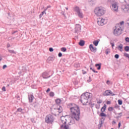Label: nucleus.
I'll return each instance as SVG.
<instances>
[{"instance_id":"nucleus-7","label":"nucleus","mask_w":129,"mask_h":129,"mask_svg":"<svg viewBox=\"0 0 129 129\" xmlns=\"http://www.w3.org/2000/svg\"><path fill=\"white\" fill-rule=\"evenodd\" d=\"M81 31V26L79 24H76L75 28V33L78 34Z\"/></svg>"},{"instance_id":"nucleus-57","label":"nucleus","mask_w":129,"mask_h":129,"mask_svg":"<svg viewBox=\"0 0 129 129\" xmlns=\"http://www.w3.org/2000/svg\"><path fill=\"white\" fill-rule=\"evenodd\" d=\"M124 24V21H121L120 22V25H121V26H122V25H123Z\"/></svg>"},{"instance_id":"nucleus-9","label":"nucleus","mask_w":129,"mask_h":129,"mask_svg":"<svg viewBox=\"0 0 129 129\" xmlns=\"http://www.w3.org/2000/svg\"><path fill=\"white\" fill-rule=\"evenodd\" d=\"M89 49L91 52L93 53H95L97 51V48L96 47H93V44H90L89 45Z\"/></svg>"},{"instance_id":"nucleus-62","label":"nucleus","mask_w":129,"mask_h":129,"mask_svg":"<svg viewBox=\"0 0 129 129\" xmlns=\"http://www.w3.org/2000/svg\"><path fill=\"white\" fill-rule=\"evenodd\" d=\"M91 64L90 65V66H91V67H92V66H93V62H92V60H91Z\"/></svg>"},{"instance_id":"nucleus-8","label":"nucleus","mask_w":129,"mask_h":129,"mask_svg":"<svg viewBox=\"0 0 129 129\" xmlns=\"http://www.w3.org/2000/svg\"><path fill=\"white\" fill-rule=\"evenodd\" d=\"M111 7L112 9L115 12L117 11V10H118V7L117 6V4L116 2H113V3L111 4Z\"/></svg>"},{"instance_id":"nucleus-1","label":"nucleus","mask_w":129,"mask_h":129,"mask_svg":"<svg viewBox=\"0 0 129 129\" xmlns=\"http://www.w3.org/2000/svg\"><path fill=\"white\" fill-rule=\"evenodd\" d=\"M71 112L72 113V117L77 120L79 121L80 119V108L78 105L74 108H70Z\"/></svg>"},{"instance_id":"nucleus-21","label":"nucleus","mask_w":129,"mask_h":129,"mask_svg":"<svg viewBox=\"0 0 129 129\" xmlns=\"http://www.w3.org/2000/svg\"><path fill=\"white\" fill-rule=\"evenodd\" d=\"M55 103H56L57 106H59L60 105V103H61V99H57L55 100Z\"/></svg>"},{"instance_id":"nucleus-47","label":"nucleus","mask_w":129,"mask_h":129,"mask_svg":"<svg viewBox=\"0 0 129 129\" xmlns=\"http://www.w3.org/2000/svg\"><path fill=\"white\" fill-rule=\"evenodd\" d=\"M97 103H98V104H99L100 103H102V100H99L97 102Z\"/></svg>"},{"instance_id":"nucleus-15","label":"nucleus","mask_w":129,"mask_h":129,"mask_svg":"<svg viewBox=\"0 0 129 129\" xmlns=\"http://www.w3.org/2000/svg\"><path fill=\"white\" fill-rule=\"evenodd\" d=\"M68 107L70 108H74L76 106H77V105L75 104V103H70L68 105Z\"/></svg>"},{"instance_id":"nucleus-59","label":"nucleus","mask_w":129,"mask_h":129,"mask_svg":"<svg viewBox=\"0 0 129 129\" xmlns=\"http://www.w3.org/2000/svg\"><path fill=\"white\" fill-rule=\"evenodd\" d=\"M115 108H118V107H119V106L117 105V104H116L114 106Z\"/></svg>"},{"instance_id":"nucleus-56","label":"nucleus","mask_w":129,"mask_h":129,"mask_svg":"<svg viewBox=\"0 0 129 129\" xmlns=\"http://www.w3.org/2000/svg\"><path fill=\"white\" fill-rule=\"evenodd\" d=\"M31 120L32 122H34V123L36 122V121H35V119H34L33 118H31Z\"/></svg>"},{"instance_id":"nucleus-40","label":"nucleus","mask_w":129,"mask_h":129,"mask_svg":"<svg viewBox=\"0 0 129 129\" xmlns=\"http://www.w3.org/2000/svg\"><path fill=\"white\" fill-rule=\"evenodd\" d=\"M112 110H113V107H109L108 108V111H112Z\"/></svg>"},{"instance_id":"nucleus-20","label":"nucleus","mask_w":129,"mask_h":129,"mask_svg":"<svg viewBox=\"0 0 129 129\" xmlns=\"http://www.w3.org/2000/svg\"><path fill=\"white\" fill-rule=\"evenodd\" d=\"M32 105L33 107H34L35 108H37V107L39 106V103H38V102H35L33 103Z\"/></svg>"},{"instance_id":"nucleus-55","label":"nucleus","mask_w":129,"mask_h":129,"mask_svg":"<svg viewBox=\"0 0 129 129\" xmlns=\"http://www.w3.org/2000/svg\"><path fill=\"white\" fill-rule=\"evenodd\" d=\"M7 64H4L3 67V69H5V68H7Z\"/></svg>"},{"instance_id":"nucleus-42","label":"nucleus","mask_w":129,"mask_h":129,"mask_svg":"<svg viewBox=\"0 0 129 129\" xmlns=\"http://www.w3.org/2000/svg\"><path fill=\"white\" fill-rule=\"evenodd\" d=\"M120 3L123 4V3H126V0H119Z\"/></svg>"},{"instance_id":"nucleus-24","label":"nucleus","mask_w":129,"mask_h":129,"mask_svg":"<svg viewBox=\"0 0 129 129\" xmlns=\"http://www.w3.org/2000/svg\"><path fill=\"white\" fill-rule=\"evenodd\" d=\"M99 43V41L98 40H95L93 42V44L96 47L98 46V44Z\"/></svg>"},{"instance_id":"nucleus-5","label":"nucleus","mask_w":129,"mask_h":129,"mask_svg":"<svg viewBox=\"0 0 129 129\" xmlns=\"http://www.w3.org/2000/svg\"><path fill=\"white\" fill-rule=\"evenodd\" d=\"M121 9L122 11L125 14H128L129 13V4H126L124 5H122L121 6Z\"/></svg>"},{"instance_id":"nucleus-17","label":"nucleus","mask_w":129,"mask_h":129,"mask_svg":"<svg viewBox=\"0 0 129 129\" xmlns=\"http://www.w3.org/2000/svg\"><path fill=\"white\" fill-rule=\"evenodd\" d=\"M123 48V45L122 44H120L117 47V49L119 51H120V52H122V49Z\"/></svg>"},{"instance_id":"nucleus-39","label":"nucleus","mask_w":129,"mask_h":129,"mask_svg":"<svg viewBox=\"0 0 129 129\" xmlns=\"http://www.w3.org/2000/svg\"><path fill=\"white\" fill-rule=\"evenodd\" d=\"M114 58H115V59H118V58H119V55L118 54H115Z\"/></svg>"},{"instance_id":"nucleus-44","label":"nucleus","mask_w":129,"mask_h":129,"mask_svg":"<svg viewBox=\"0 0 129 129\" xmlns=\"http://www.w3.org/2000/svg\"><path fill=\"white\" fill-rule=\"evenodd\" d=\"M110 95H111V96H115V94L111 91V92H110Z\"/></svg>"},{"instance_id":"nucleus-26","label":"nucleus","mask_w":129,"mask_h":129,"mask_svg":"<svg viewBox=\"0 0 129 129\" xmlns=\"http://www.w3.org/2000/svg\"><path fill=\"white\" fill-rule=\"evenodd\" d=\"M78 16L81 19H82L83 18V14H82V13H81L80 11L79 12H78Z\"/></svg>"},{"instance_id":"nucleus-19","label":"nucleus","mask_w":129,"mask_h":129,"mask_svg":"<svg viewBox=\"0 0 129 129\" xmlns=\"http://www.w3.org/2000/svg\"><path fill=\"white\" fill-rule=\"evenodd\" d=\"M102 119H103V120H101L100 121V123L98 124V128L100 129L101 128V126H102V124H103V121H104V118L103 117L102 118Z\"/></svg>"},{"instance_id":"nucleus-28","label":"nucleus","mask_w":129,"mask_h":129,"mask_svg":"<svg viewBox=\"0 0 129 129\" xmlns=\"http://www.w3.org/2000/svg\"><path fill=\"white\" fill-rule=\"evenodd\" d=\"M90 70H92L93 72H94V73H98V71H96L95 70H94V69L92 68V67H91V66H90Z\"/></svg>"},{"instance_id":"nucleus-11","label":"nucleus","mask_w":129,"mask_h":129,"mask_svg":"<svg viewBox=\"0 0 129 129\" xmlns=\"http://www.w3.org/2000/svg\"><path fill=\"white\" fill-rule=\"evenodd\" d=\"M54 110H56L58 113H61V112L63 111V108L60 105H58V106L56 108H54Z\"/></svg>"},{"instance_id":"nucleus-32","label":"nucleus","mask_w":129,"mask_h":129,"mask_svg":"<svg viewBox=\"0 0 129 129\" xmlns=\"http://www.w3.org/2000/svg\"><path fill=\"white\" fill-rule=\"evenodd\" d=\"M95 104H94V103H92V102H90L89 103V105H90V107L92 108L94 106Z\"/></svg>"},{"instance_id":"nucleus-38","label":"nucleus","mask_w":129,"mask_h":129,"mask_svg":"<svg viewBox=\"0 0 129 129\" xmlns=\"http://www.w3.org/2000/svg\"><path fill=\"white\" fill-rule=\"evenodd\" d=\"M124 56L125 57H126V58H128V60H129V54L127 53H124Z\"/></svg>"},{"instance_id":"nucleus-45","label":"nucleus","mask_w":129,"mask_h":129,"mask_svg":"<svg viewBox=\"0 0 129 129\" xmlns=\"http://www.w3.org/2000/svg\"><path fill=\"white\" fill-rule=\"evenodd\" d=\"M121 125V122H119L118 124V128H120Z\"/></svg>"},{"instance_id":"nucleus-50","label":"nucleus","mask_w":129,"mask_h":129,"mask_svg":"<svg viewBox=\"0 0 129 129\" xmlns=\"http://www.w3.org/2000/svg\"><path fill=\"white\" fill-rule=\"evenodd\" d=\"M16 98H17V99L18 100H20V96H16Z\"/></svg>"},{"instance_id":"nucleus-36","label":"nucleus","mask_w":129,"mask_h":129,"mask_svg":"<svg viewBox=\"0 0 129 129\" xmlns=\"http://www.w3.org/2000/svg\"><path fill=\"white\" fill-rule=\"evenodd\" d=\"M118 103L119 105H121L122 104V100H118Z\"/></svg>"},{"instance_id":"nucleus-14","label":"nucleus","mask_w":129,"mask_h":129,"mask_svg":"<svg viewBox=\"0 0 129 129\" xmlns=\"http://www.w3.org/2000/svg\"><path fill=\"white\" fill-rule=\"evenodd\" d=\"M110 92H111L110 90H107L103 93V95L104 96H108L110 95Z\"/></svg>"},{"instance_id":"nucleus-10","label":"nucleus","mask_w":129,"mask_h":129,"mask_svg":"<svg viewBox=\"0 0 129 129\" xmlns=\"http://www.w3.org/2000/svg\"><path fill=\"white\" fill-rule=\"evenodd\" d=\"M52 75L49 76V74L48 72H44L42 74V77L44 78V79H47L48 78H50Z\"/></svg>"},{"instance_id":"nucleus-58","label":"nucleus","mask_w":129,"mask_h":129,"mask_svg":"<svg viewBox=\"0 0 129 129\" xmlns=\"http://www.w3.org/2000/svg\"><path fill=\"white\" fill-rule=\"evenodd\" d=\"M110 103H111V102H110V101H107L106 102L107 104H110Z\"/></svg>"},{"instance_id":"nucleus-49","label":"nucleus","mask_w":129,"mask_h":129,"mask_svg":"<svg viewBox=\"0 0 129 129\" xmlns=\"http://www.w3.org/2000/svg\"><path fill=\"white\" fill-rule=\"evenodd\" d=\"M2 90H3V91H7V90H6V87L4 86L2 88Z\"/></svg>"},{"instance_id":"nucleus-31","label":"nucleus","mask_w":129,"mask_h":129,"mask_svg":"<svg viewBox=\"0 0 129 129\" xmlns=\"http://www.w3.org/2000/svg\"><path fill=\"white\" fill-rule=\"evenodd\" d=\"M60 50L62 52H66L67 48H66V47H62L60 48Z\"/></svg>"},{"instance_id":"nucleus-35","label":"nucleus","mask_w":129,"mask_h":129,"mask_svg":"<svg viewBox=\"0 0 129 129\" xmlns=\"http://www.w3.org/2000/svg\"><path fill=\"white\" fill-rule=\"evenodd\" d=\"M23 111V109L22 108H19L17 109L16 112H22Z\"/></svg>"},{"instance_id":"nucleus-51","label":"nucleus","mask_w":129,"mask_h":129,"mask_svg":"<svg viewBox=\"0 0 129 129\" xmlns=\"http://www.w3.org/2000/svg\"><path fill=\"white\" fill-rule=\"evenodd\" d=\"M110 44L111 45L112 48L114 47V42H110Z\"/></svg>"},{"instance_id":"nucleus-63","label":"nucleus","mask_w":129,"mask_h":129,"mask_svg":"<svg viewBox=\"0 0 129 129\" xmlns=\"http://www.w3.org/2000/svg\"><path fill=\"white\" fill-rule=\"evenodd\" d=\"M112 124H114V123H116V122H115V121L113 120V121H112Z\"/></svg>"},{"instance_id":"nucleus-60","label":"nucleus","mask_w":129,"mask_h":129,"mask_svg":"<svg viewBox=\"0 0 129 129\" xmlns=\"http://www.w3.org/2000/svg\"><path fill=\"white\" fill-rule=\"evenodd\" d=\"M7 47V48H10V47H11V44H10V43H8Z\"/></svg>"},{"instance_id":"nucleus-64","label":"nucleus","mask_w":129,"mask_h":129,"mask_svg":"<svg viewBox=\"0 0 129 129\" xmlns=\"http://www.w3.org/2000/svg\"><path fill=\"white\" fill-rule=\"evenodd\" d=\"M16 33H18V31H14L12 34H16Z\"/></svg>"},{"instance_id":"nucleus-61","label":"nucleus","mask_w":129,"mask_h":129,"mask_svg":"<svg viewBox=\"0 0 129 129\" xmlns=\"http://www.w3.org/2000/svg\"><path fill=\"white\" fill-rule=\"evenodd\" d=\"M83 74H86V72L84 71L83 70H82Z\"/></svg>"},{"instance_id":"nucleus-29","label":"nucleus","mask_w":129,"mask_h":129,"mask_svg":"<svg viewBox=\"0 0 129 129\" xmlns=\"http://www.w3.org/2000/svg\"><path fill=\"white\" fill-rule=\"evenodd\" d=\"M110 53V49L109 48H107L105 50V54L106 55H108Z\"/></svg>"},{"instance_id":"nucleus-48","label":"nucleus","mask_w":129,"mask_h":129,"mask_svg":"<svg viewBox=\"0 0 129 129\" xmlns=\"http://www.w3.org/2000/svg\"><path fill=\"white\" fill-rule=\"evenodd\" d=\"M108 2L110 3V4H112L114 3V1H113V0H108Z\"/></svg>"},{"instance_id":"nucleus-25","label":"nucleus","mask_w":129,"mask_h":129,"mask_svg":"<svg viewBox=\"0 0 129 129\" xmlns=\"http://www.w3.org/2000/svg\"><path fill=\"white\" fill-rule=\"evenodd\" d=\"M100 116H101L102 117H106V115L105 113H104V112L101 111V112L100 114Z\"/></svg>"},{"instance_id":"nucleus-30","label":"nucleus","mask_w":129,"mask_h":129,"mask_svg":"<svg viewBox=\"0 0 129 129\" xmlns=\"http://www.w3.org/2000/svg\"><path fill=\"white\" fill-rule=\"evenodd\" d=\"M124 50L125 51V52H128L129 51V46H126L124 48Z\"/></svg>"},{"instance_id":"nucleus-3","label":"nucleus","mask_w":129,"mask_h":129,"mask_svg":"<svg viewBox=\"0 0 129 129\" xmlns=\"http://www.w3.org/2000/svg\"><path fill=\"white\" fill-rule=\"evenodd\" d=\"M94 13L97 17H102L105 14V10L101 7H98L95 9Z\"/></svg>"},{"instance_id":"nucleus-52","label":"nucleus","mask_w":129,"mask_h":129,"mask_svg":"<svg viewBox=\"0 0 129 129\" xmlns=\"http://www.w3.org/2000/svg\"><path fill=\"white\" fill-rule=\"evenodd\" d=\"M70 123H75V121H74V120L73 119H71V121H70Z\"/></svg>"},{"instance_id":"nucleus-12","label":"nucleus","mask_w":129,"mask_h":129,"mask_svg":"<svg viewBox=\"0 0 129 129\" xmlns=\"http://www.w3.org/2000/svg\"><path fill=\"white\" fill-rule=\"evenodd\" d=\"M55 60V57L54 56H49L47 59V63H52L53 60Z\"/></svg>"},{"instance_id":"nucleus-46","label":"nucleus","mask_w":129,"mask_h":129,"mask_svg":"<svg viewBox=\"0 0 129 129\" xmlns=\"http://www.w3.org/2000/svg\"><path fill=\"white\" fill-rule=\"evenodd\" d=\"M49 51L50 52H53V51H54V49H53L52 47H50V48H49Z\"/></svg>"},{"instance_id":"nucleus-43","label":"nucleus","mask_w":129,"mask_h":129,"mask_svg":"<svg viewBox=\"0 0 129 129\" xmlns=\"http://www.w3.org/2000/svg\"><path fill=\"white\" fill-rule=\"evenodd\" d=\"M125 42H127V43H129V37H126L125 38Z\"/></svg>"},{"instance_id":"nucleus-16","label":"nucleus","mask_w":129,"mask_h":129,"mask_svg":"<svg viewBox=\"0 0 129 129\" xmlns=\"http://www.w3.org/2000/svg\"><path fill=\"white\" fill-rule=\"evenodd\" d=\"M79 45L81 46V47H83V46L85 45V41H84L83 40H80L79 42Z\"/></svg>"},{"instance_id":"nucleus-37","label":"nucleus","mask_w":129,"mask_h":129,"mask_svg":"<svg viewBox=\"0 0 129 129\" xmlns=\"http://www.w3.org/2000/svg\"><path fill=\"white\" fill-rule=\"evenodd\" d=\"M8 51L9 53H11V54H16V52L14 51V50H9Z\"/></svg>"},{"instance_id":"nucleus-27","label":"nucleus","mask_w":129,"mask_h":129,"mask_svg":"<svg viewBox=\"0 0 129 129\" xmlns=\"http://www.w3.org/2000/svg\"><path fill=\"white\" fill-rule=\"evenodd\" d=\"M75 11L76 12V13H78L79 12H80V9L78 6H76L75 8Z\"/></svg>"},{"instance_id":"nucleus-18","label":"nucleus","mask_w":129,"mask_h":129,"mask_svg":"<svg viewBox=\"0 0 129 129\" xmlns=\"http://www.w3.org/2000/svg\"><path fill=\"white\" fill-rule=\"evenodd\" d=\"M99 26H103L104 25V19H101L100 21H98Z\"/></svg>"},{"instance_id":"nucleus-54","label":"nucleus","mask_w":129,"mask_h":129,"mask_svg":"<svg viewBox=\"0 0 129 129\" xmlns=\"http://www.w3.org/2000/svg\"><path fill=\"white\" fill-rule=\"evenodd\" d=\"M51 90V89L50 88H48L46 90V93H48L49 92V91Z\"/></svg>"},{"instance_id":"nucleus-34","label":"nucleus","mask_w":129,"mask_h":129,"mask_svg":"<svg viewBox=\"0 0 129 129\" xmlns=\"http://www.w3.org/2000/svg\"><path fill=\"white\" fill-rule=\"evenodd\" d=\"M46 11H47V8L44 9V10L40 14V16H43L44 14L46 15Z\"/></svg>"},{"instance_id":"nucleus-23","label":"nucleus","mask_w":129,"mask_h":129,"mask_svg":"<svg viewBox=\"0 0 129 129\" xmlns=\"http://www.w3.org/2000/svg\"><path fill=\"white\" fill-rule=\"evenodd\" d=\"M106 110V104H104V106L101 108V111L104 112Z\"/></svg>"},{"instance_id":"nucleus-41","label":"nucleus","mask_w":129,"mask_h":129,"mask_svg":"<svg viewBox=\"0 0 129 129\" xmlns=\"http://www.w3.org/2000/svg\"><path fill=\"white\" fill-rule=\"evenodd\" d=\"M95 107L97 109H99V108H100V105L96 104Z\"/></svg>"},{"instance_id":"nucleus-33","label":"nucleus","mask_w":129,"mask_h":129,"mask_svg":"<svg viewBox=\"0 0 129 129\" xmlns=\"http://www.w3.org/2000/svg\"><path fill=\"white\" fill-rule=\"evenodd\" d=\"M54 95H55V94L54 93V92H50L49 96H50V97H54Z\"/></svg>"},{"instance_id":"nucleus-6","label":"nucleus","mask_w":129,"mask_h":129,"mask_svg":"<svg viewBox=\"0 0 129 129\" xmlns=\"http://www.w3.org/2000/svg\"><path fill=\"white\" fill-rule=\"evenodd\" d=\"M113 34L114 36H119V35H121V29L120 27L117 28L115 27V29H114Z\"/></svg>"},{"instance_id":"nucleus-53","label":"nucleus","mask_w":129,"mask_h":129,"mask_svg":"<svg viewBox=\"0 0 129 129\" xmlns=\"http://www.w3.org/2000/svg\"><path fill=\"white\" fill-rule=\"evenodd\" d=\"M58 57H61L62 56V53L59 52L58 54Z\"/></svg>"},{"instance_id":"nucleus-13","label":"nucleus","mask_w":129,"mask_h":129,"mask_svg":"<svg viewBox=\"0 0 129 129\" xmlns=\"http://www.w3.org/2000/svg\"><path fill=\"white\" fill-rule=\"evenodd\" d=\"M34 98H35V97H34V95H33L32 94L29 95H28L29 102H30V103H32V102H33V100H34Z\"/></svg>"},{"instance_id":"nucleus-4","label":"nucleus","mask_w":129,"mask_h":129,"mask_svg":"<svg viewBox=\"0 0 129 129\" xmlns=\"http://www.w3.org/2000/svg\"><path fill=\"white\" fill-rule=\"evenodd\" d=\"M54 119H55L54 116L49 114L46 116L45 122H46V123H53V122H54Z\"/></svg>"},{"instance_id":"nucleus-22","label":"nucleus","mask_w":129,"mask_h":129,"mask_svg":"<svg viewBox=\"0 0 129 129\" xmlns=\"http://www.w3.org/2000/svg\"><path fill=\"white\" fill-rule=\"evenodd\" d=\"M95 67H97V70H100L101 69V63H96Z\"/></svg>"},{"instance_id":"nucleus-2","label":"nucleus","mask_w":129,"mask_h":129,"mask_svg":"<svg viewBox=\"0 0 129 129\" xmlns=\"http://www.w3.org/2000/svg\"><path fill=\"white\" fill-rule=\"evenodd\" d=\"M92 97L91 94L88 92L83 93L81 96L80 101L83 105H86L88 103V100Z\"/></svg>"}]
</instances>
